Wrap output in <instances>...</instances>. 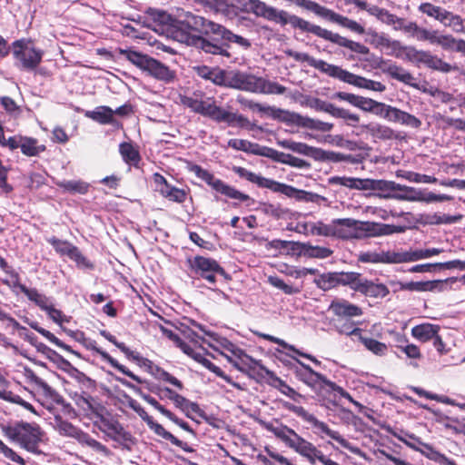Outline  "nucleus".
<instances>
[{"label":"nucleus","instance_id":"6ab92c4d","mask_svg":"<svg viewBox=\"0 0 465 465\" xmlns=\"http://www.w3.org/2000/svg\"><path fill=\"white\" fill-rule=\"evenodd\" d=\"M332 78L339 79L341 82L351 84L355 87L382 93L386 86L378 81L365 78L361 75L354 74L341 67L336 65L332 74Z\"/></svg>","mask_w":465,"mask_h":465},{"label":"nucleus","instance_id":"e2e57ef3","mask_svg":"<svg viewBox=\"0 0 465 465\" xmlns=\"http://www.w3.org/2000/svg\"><path fill=\"white\" fill-rule=\"evenodd\" d=\"M217 193H221L225 197H228L232 200H237L240 202H247L249 200V196L234 187L225 183L224 182H221V184L218 186L215 191Z\"/></svg>","mask_w":465,"mask_h":465},{"label":"nucleus","instance_id":"aec40b11","mask_svg":"<svg viewBox=\"0 0 465 465\" xmlns=\"http://www.w3.org/2000/svg\"><path fill=\"white\" fill-rule=\"evenodd\" d=\"M359 231H371L369 223H361L352 219L333 220V236L341 239L359 238Z\"/></svg>","mask_w":465,"mask_h":465},{"label":"nucleus","instance_id":"a211bd4d","mask_svg":"<svg viewBox=\"0 0 465 465\" xmlns=\"http://www.w3.org/2000/svg\"><path fill=\"white\" fill-rule=\"evenodd\" d=\"M402 30L411 35L418 41H426L432 45L444 49L449 34H442L437 29H428L418 25L415 22H409L402 25Z\"/></svg>","mask_w":465,"mask_h":465},{"label":"nucleus","instance_id":"5fc2aeb1","mask_svg":"<svg viewBox=\"0 0 465 465\" xmlns=\"http://www.w3.org/2000/svg\"><path fill=\"white\" fill-rule=\"evenodd\" d=\"M104 411V407L102 405V409L99 412H85L87 415H95L100 420V425L99 430L104 432L108 438L110 435L113 434V432L115 430V429L118 428V425L120 422L117 420L114 419H109L103 415V412Z\"/></svg>","mask_w":465,"mask_h":465},{"label":"nucleus","instance_id":"c85d7f7f","mask_svg":"<svg viewBox=\"0 0 465 465\" xmlns=\"http://www.w3.org/2000/svg\"><path fill=\"white\" fill-rule=\"evenodd\" d=\"M359 293L370 298L382 299L389 295L390 290L387 285L380 282L379 280L371 281L365 278Z\"/></svg>","mask_w":465,"mask_h":465},{"label":"nucleus","instance_id":"2eb2a0df","mask_svg":"<svg viewBox=\"0 0 465 465\" xmlns=\"http://www.w3.org/2000/svg\"><path fill=\"white\" fill-rule=\"evenodd\" d=\"M189 262L190 268L210 283H215L216 274L223 276L226 280H231V276L214 259L197 255L193 260H189Z\"/></svg>","mask_w":465,"mask_h":465},{"label":"nucleus","instance_id":"603ef678","mask_svg":"<svg viewBox=\"0 0 465 465\" xmlns=\"http://www.w3.org/2000/svg\"><path fill=\"white\" fill-rule=\"evenodd\" d=\"M371 224V231H365L368 235H389L392 233L403 232L407 229L405 225H393V224H379L375 223H369Z\"/></svg>","mask_w":465,"mask_h":465},{"label":"nucleus","instance_id":"13d9d810","mask_svg":"<svg viewBox=\"0 0 465 465\" xmlns=\"http://www.w3.org/2000/svg\"><path fill=\"white\" fill-rule=\"evenodd\" d=\"M23 292L31 302H35L41 310L45 311L50 305L49 298L40 293L35 288L22 286Z\"/></svg>","mask_w":465,"mask_h":465},{"label":"nucleus","instance_id":"09e8293b","mask_svg":"<svg viewBox=\"0 0 465 465\" xmlns=\"http://www.w3.org/2000/svg\"><path fill=\"white\" fill-rule=\"evenodd\" d=\"M314 282L319 289L324 292L331 290L341 285L340 272L322 273L314 280Z\"/></svg>","mask_w":465,"mask_h":465},{"label":"nucleus","instance_id":"79ce46f5","mask_svg":"<svg viewBox=\"0 0 465 465\" xmlns=\"http://www.w3.org/2000/svg\"><path fill=\"white\" fill-rule=\"evenodd\" d=\"M462 218L463 214L459 213L453 214L436 213L421 216L423 223L426 224H451L460 222Z\"/></svg>","mask_w":465,"mask_h":465},{"label":"nucleus","instance_id":"ddd939ff","mask_svg":"<svg viewBox=\"0 0 465 465\" xmlns=\"http://www.w3.org/2000/svg\"><path fill=\"white\" fill-rule=\"evenodd\" d=\"M302 5L307 10H310L312 13H314L316 15L330 22L338 24L339 25L347 28L351 32H354L359 35H363L365 33L364 27L358 22L351 20L346 16H343L338 13H335L331 9L321 5L320 4L314 1L303 0Z\"/></svg>","mask_w":465,"mask_h":465},{"label":"nucleus","instance_id":"a18cd8bd","mask_svg":"<svg viewBox=\"0 0 465 465\" xmlns=\"http://www.w3.org/2000/svg\"><path fill=\"white\" fill-rule=\"evenodd\" d=\"M363 127L373 138L376 139L391 140L397 138L395 132L391 127L381 124L371 123Z\"/></svg>","mask_w":465,"mask_h":465},{"label":"nucleus","instance_id":"0eeeda50","mask_svg":"<svg viewBox=\"0 0 465 465\" xmlns=\"http://www.w3.org/2000/svg\"><path fill=\"white\" fill-rule=\"evenodd\" d=\"M293 359L300 365V367L294 369V374L299 381L312 389H315L317 386H320L322 389H329L330 391L338 393L341 397L348 400L355 406L359 408L362 407V405L359 401H355L342 387L331 381L322 373L313 371L310 365L305 364L296 358Z\"/></svg>","mask_w":465,"mask_h":465},{"label":"nucleus","instance_id":"f3484780","mask_svg":"<svg viewBox=\"0 0 465 465\" xmlns=\"http://www.w3.org/2000/svg\"><path fill=\"white\" fill-rule=\"evenodd\" d=\"M147 26L159 34L176 35V17L167 12L150 8L147 12Z\"/></svg>","mask_w":465,"mask_h":465},{"label":"nucleus","instance_id":"0e129e2a","mask_svg":"<svg viewBox=\"0 0 465 465\" xmlns=\"http://www.w3.org/2000/svg\"><path fill=\"white\" fill-rule=\"evenodd\" d=\"M422 446L428 452H422L429 460H433L440 465H457L455 460L448 458L445 454L436 450L428 443H422Z\"/></svg>","mask_w":465,"mask_h":465},{"label":"nucleus","instance_id":"8fccbe9b","mask_svg":"<svg viewBox=\"0 0 465 465\" xmlns=\"http://www.w3.org/2000/svg\"><path fill=\"white\" fill-rule=\"evenodd\" d=\"M314 159L318 160V161H330V162H333V163H339V162L356 163L353 156L351 154H344L341 153L325 151L321 148H317Z\"/></svg>","mask_w":465,"mask_h":465},{"label":"nucleus","instance_id":"864d4df0","mask_svg":"<svg viewBox=\"0 0 465 465\" xmlns=\"http://www.w3.org/2000/svg\"><path fill=\"white\" fill-rule=\"evenodd\" d=\"M428 68L436 70L441 73H450L451 71H455L457 67L455 65H451L450 64L443 61L441 58L438 57L435 54H432L430 51L426 56L425 64Z\"/></svg>","mask_w":465,"mask_h":465},{"label":"nucleus","instance_id":"c03bdc74","mask_svg":"<svg viewBox=\"0 0 465 465\" xmlns=\"http://www.w3.org/2000/svg\"><path fill=\"white\" fill-rule=\"evenodd\" d=\"M189 171L193 173L197 178L204 182L213 191H216L221 184L222 180L215 177L213 173L206 169H203L198 164H193L189 167Z\"/></svg>","mask_w":465,"mask_h":465},{"label":"nucleus","instance_id":"423d86ee","mask_svg":"<svg viewBox=\"0 0 465 465\" xmlns=\"http://www.w3.org/2000/svg\"><path fill=\"white\" fill-rule=\"evenodd\" d=\"M220 30V25L191 12L182 10L176 15L175 39L179 42H182L183 35L192 36L209 34L216 35Z\"/></svg>","mask_w":465,"mask_h":465},{"label":"nucleus","instance_id":"bf43d9fd","mask_svg":"<svg viewBox=\"0 0 465 465\" xmlns=\"http://www.w3.org/2000/svg\"><path fill=\"white\" fill-rule=\"evenodd\" d=\"M57 185L64 192L71 193L85 194L89 190V183L81 180L61 181Z\"/></svg>","mask_w":465,"mask_h":465},{"label":"nucleus","instance_id":"37998d69","mask_svg":"<svg viewBox=\"0 0 465 465\" xmlns=\"http://www.w3.org/2000/svg\"><path fill=\"white\" fill-rule=\"evenodd\" d=\"M365 278L358 272H340L341 285L348 286L355 292H360Z\"/></svg>","mask_w":465,"mask_h":465},{"label":"nucleus","instance_id":"1a4fd4ad","mask_svg":"<svg viewBox=\"0 0 465 465\" xmlns=\"http://www.w3.org/2000/svg\"><path fill=\"white\" fill-rule=\"evenodd\" d=\"M72 378L77 382L80 390L72 395L75 405L84 412H99L102 404L91 395L96 391V381L77 369L74 370Z\"/></svg>","mask_w":465,"mask_h":465},{"label":"nucleus","instance_id":"58836bf2","mask_svg":"<svg viewBox=\"0 0 465 465\" xmlns=\"http://www.w3.org/2000/svg\"><path fill=\"white\" fill-rule=\"evenodd\" d=\"M418 10L420 13L426 15L427 16L437 20L441 25H444V23L446 22V18L450 12L447 9H445L444 7L440 6V5H435L430 2L421 3L419 5Z\"/></svg>","mask_w":465,"mask_h":465},{"label":"nucleus","instance_id":"ea45409f","mask_svg":"<svg viewBox=\"0 0 465 465\" xmlns=\"http://www.w3.org/2000/svg\"><path fill=\"white\" fill-rule=\"evenodd\" d=\"M93 350H94L95 352L98 353L104 361L109 363L114 369L118 370L124 375L130 377L132 380L135 381L137 383L143 382V380H142L139 376L135 375L133 371H131L124 365L119 363L114 358H113L105 351L102 350L101 348H97V347H93Z\"/></svg>","mask_w":465,"mask_h":465},{"label":"nucleus","instance_id":"6e6552de","mask_svg":"<svg viewBox=\"0 0 465 465\" xmlns=\"http://www.w3.org/2000/svg\"><path fill=\"white\" fill-rule=\"evenodd\" d=\"M120 54L139 69L159 81L170 83L175 78V73L173 70L147 54L134 50H121Z\"/></svg>","mask_w":465,"mask_h":465},{"label":"nucleus","instance_id":"7c9ffc66","mask_svg":"<svg viewBox=\"0 0 465 465\" xmlns=\"http://www.w3.org/2000/svg\"><path fill=\"white\" fill-rule=\"evenodd\" d=\"M358 261L363 263H396L395 252H361Z\"/></svg>","mask_w":465,"mask_h":465},{"label":"nucleus","instance_id":"4d7b16f0","mask_svg":"<svg viewBox=\"0 0 465 465\" xmlns=\"http://www.w3.org/2000/svg\"><path fill=\"white\" fill-rule=\"evenodd\" d=\"M385 72L393 79H396L406 84L412 85L414 77L413 75L404 68L398 66L395 64H390Z\"/></svg>","mask_w":465,"mask_h":465},{"label":"nucleus","instance_id":"72a5a7b5","mask_svg":"<svg viewBox=\"0 0 465 465\" xmlns=\"http://www.w3.org/2000/svg\"><path fill=\"white\" fill-rule=\"evenodd\" d=\"M237 102L240 104L243 105L244 107H247L252 111H258L261 113L270 114L273 118H280L282 115L285 116V113L287 112V111L280 109V108H275L273 106H269V105H263V104L256 103L252 100H248L242 95H239L237 97Z\"/></svg>","mask_w":465,"mask_h":465},{"label":"nucleus","instance_id":"e433bc0d","mask_svg":"<svg viewBox=\"0 0 465 465\" xmlns=\"http://www.w3.org/2000/svg\"><path fill=\"white\" fill-rule=\"evenodd\" d=\"M297 250L305 257L325 259L332 255L333 251L327 247L313 246L310 243H297Z\"/></svg>","mask_w":465,"mask_h":465},{"label":"nucleus","instance_id":"a878e982","mask_svg":"<svg viewBox=\"0 0 465 465\" xmlns=\"http://www.w3.org/2000/svg\"><path fill=\"white\" fill-rule=\"evenodd\" d=\"M315 108L317 110L328 113L335 118L346 120L350 122L349 124L352 126H355L360 121V116L358 114L351 113L349 110L344 108L337 107L331 103H327L320 99L315 100Z\"/></svg>","mask_w":465,"mask_h":465},{"label":"nucleus","instance_id":"de8ad7c7","mask_svg":"<svg viewBox=\"0 0 465 465\" xmlns=\"http://www.w3.org/2000/svg\"><path fill=\"white\" fill-rule=\"evenodd\" d=\"M228 146L238 151L251 153L256 155H265L263 152L266 149L265 147H261L259 144L253 143L248 140L230 139L228 141Z\"/></svg>","mask_w":465,"mask_h":465},{"label":"nucleus","instance_id":"9b49d317","mask_svg":"<svg viewBox=\"0 0 465 465\" xmlns=\"http://www.w3.org/2000/svg\"><path fill=\"white\" fill-rule=\"evenodd\" d=\"M181 102L193 112L221 123L224 109L216 104L213 96H208L202 91H196L190 95L182 96Z\"/></svg>","mask_w":465,"mask_h":465},{"label":"nucleus","instance_id":"f8f14e48","mask_svg":"<svg viewBox=\"0 0 465 465\" xmlns=\"http://www.w3.org/2000/svg\"><path fill=\"white\" fill-rule=\"evenodd\" d=\"M283 406L302 419L304 421L312 424L314 429L336 440L343 448L349 450L352 453H358L360 451L357 447H352L351 443L340 434L339 431L331 430L325 422L319 420L313 414L308 412L302 406H296L291 403H285Z\"/></svg>","mask_w":465,"mask_h":465},{"label":"nucleus","instance_id":"680f3d73","mask_svg":"<svg viewBox=\"0 0 465 465\" xmlns=\"http://www.w3.org/2000/svg\"><path fill=\"white\" fill-rule=\"evenodd\" d=\"M359 341L368 351L378 356L384 355L388 350L385 343L381 342L373 338L365 337L362 335V333L360 335Z\"/></svg>","mask_w":465,"mask_h":465},{"label":"nucleus","instance_id":"a19ab883","mask_svg":"<svg viewBox=\"0 0 465 465\" xmlns=\"http://www.w3.org/2000/svg\"><path fill=\"white\" fill-rule=\"evenodd\" d=\"M278 144L284 148L288 149L290 151H292L294 153L315 158L316 154V147L310 146L304 143L295 142L290 139H284L278 142Z\"/></svg>","mask_w":465,"mask_h":465},{"label":"nucleus","instance_id":"9d476101","mask_svg":"<svg viewBox=\"0 0 465 465\" xmlns=\"http://www.w3.org/2000/svg\"><path fill=\"white\" fill-rule=\"evenodd\" d=\"M15 64L20 70L34 71L41 64L44 51L35 46L29 39L15 40L12 44Z\"/></svg>","mask_w":465,"mask_h":465},{"label":"nucleus","instance_id":"20e7f679","mask_svg":"<svg viewBox=\"0 0 465 465\" xmlns=\"http://www.w3.org/2000/svg\"><path fill=\"white\" fill-rule=\"evenodd\" d=\"M232 172L236 173L240 178L254 183L261 188H267L274 193H279L296 201L314 202V197H317V195H314L311 193L298 190L285 183H281L274 180L265 178L260 174L247 170L244 167L233 166Z\"/></svg>","mask_w":465,"mask_h":465},{"label":"nucleus","instance_id":"39448f33","mask_svg":"<svg viewBox=\"0 0 465 465\" xmlns=\"http://www.w3.org/2000/svg\"><path fill=\"white\" fill-rule=\"evenodd\" d=\"M230 87L253 94H283L286 87L277 82L270 81L252 74L232 71Z\"/></svg>","mask_w":465,"mask_h":465},{"label":"nucleus","instance_id":"c9c22d12","mask_svg":"<svg viewBox=\"0 0 465 465\" xmlns=\"http://www.w3.org/2000/svg\"><path fill=\"white\" fill-rule=\"evenodd\" d=\"M77 441L84 447H89L94 452L99 453L104 457H109L112 455L111 450L103 443L96 440L87 432H80L76 435Z\"/></svg>","mask_w":465,"mask_h":465},{"label":"nucleus","instance_id":"49530a36","mask_svg":"<svg viewBox=\"0 0 465 465\" xmlns=\"http://www.w3.org/2000/svg\"><path fill=\"white\" fill-rule=\"evenodd\" d=\"M109 439L119 443L123 449L131 450L132 447L135 444V438L131 432L127 431L120 423L118 428L110 435Z\"/></svg>","mask_w":465,"mask_h":465},{"label":"nucleus","instance_id":"5701e85b","mask_svg":"<svg viewBox=\"0 0 465 465\" xmlns=\"http://www.w3.org/2000/svg\"><path fill=\"white\" fill-rule=\"evenodd\" d=\"M195 2L226 16H235L242 12L245 0H194Z\"/></svg>","mask_w":465,"mask_h":465},{"label":"nucleus","instance_id":"6e6d98bb","mask_svg":"<svg viewBox=\"0 0 465 465\" xmlns=\"http://www.w3.org/2000/svg\"><path fill=\"white\" fill-rule=\"evenodd\" d=\"M227 123L229 125L237 124L242 128H247L252 130L255 127L254 124H252L246 117L236 113H231L224 109V112L221 118V123Z\"/></svg>","mask_w":465,"mask_h":465},{"label":"nucleus","instance_id":"052dcab7","mask_svg":"<svg viewBox=\"0 0 465 465\" xmlns=\"http://www.w3.org/2000/svg\"><path fill=\"white\" fill-rule=\"evenodd\" d=\"M22 153L27 156H35L45 150V146L39 144L35 138L23 136L21 147Z\"/></svg>","mask_w":465,"mask_h":465},{"label":"nucleus","instance_id":"f257e3e1","mask_svg":"<svg viewBox=\"0 0 465 465\" xmlns=\"http://www.w3.org/2000/svg\"><path fill=\"white\" fill-rule=\"evenodd\" d=\"M352 189L371 191L381 199L414 201L420 199L417 193L410 187L401 186L394 182L375 179L354 178Z\"/></svg>","mask_w":465,"mask_h":465},{"label":"nucleus","instance_id":"7ed1b4c3","mask_svg":"<svg viewBox=\"0 0 465 465\" xmlns=\"http://www.w3.org/2000/svg\"><path fill=\"white\" fill-rule=\"evenodd\" d=\"M242 12L252 13L256 16L265 18L282 25H290L292 28L307 33L310 22L297 15H289L283 10H278L267 5L260 0H245Z\"/></svg>","mask_w":465,"mask_h":465},{"label":"nucleus","instance_id":"bb28decb","mask_svg":"<svg viewBox=\"0 0 465 465\" xmlns=\"http://www.w3.org/2000/svg\"><path fill=\"white\" fill-rule=\"evenodd\" d=\"M237 355L235 356H226L228 361L238 371L241 372L249 374L251 371H253L256 366H259L261 369L263 367L259 364V362L253 360L251 356H249L243 350H236Z\"/></svg>","mask_w":465,"mask_h":465},{"label":"nucleus","instance_id":"f704fd0d","mask_svg":"<svg viewBox=\"0 0 465 465\" xmlns=\"http://www.w3.org/2000/svg\"><path fill=\"white\" fill-rule=\"evenodd\" d=\"M182 43H185L188 45H193L197 48H200L203 50L205 53L209 54H223V48L213 45L210 42L206 41L204 38H203L201 35H183L182 36Z\"/></svg>","mask_w":465,"mask_h":465},{"label":"nucleus","instance_id":"4c0bfd02","mask_svg":"<svg viewBox=\"0 0 465 465\" xmlns=\"http://www.w3.org/2000/svg\"><path fill=\"white\" fill-rule=\"evenodd\" d=\"M117 381H119L122 385L133 390L134 392L139 394L148 404H150L152 407H153L155 410H157L163 416H167L171 411L167 410L164 406L160 404L153 397H152L149 394H144L142 392V390L135 386L134 384L131 383L130 381H126L123 378H115Z\"/></svg>","mask_w":465,"mask_h":465},{"label":"nucleus","instance_id":"473e14b6","mask_svg":"<svg viewBox=\"0 0 465 465\" xmlns=\"http://www.w3.org/2000/svg\"><path fill=\"white\" fill-rule=\"evenodd\" d=\"M84 115L100 124H115L114 110L106 105L95 107L92 111L85 112Z\"/></svg>","mask_w":465,"mask_h":465},{"label":"nucleus","instance_id":"412c9836","mask_svg":"<svg viewBox=\"0 0 465 465\" xmlns=\"http://www.w3.org/2000/svg\"><path fill=\"white\" fill-rule=\"evenodd\" d=\"M23 373L25 381L37 391H41L45 398L51 400L56 404H63L64 402L63 396L57 391L49 386L47 382L39 377L32 369L25 367Z\"/></svg>","mask_w":465,"mask_h":465},{"label":"nucleus","instance_id":"cd10ccee","mask_svg":"<svg viewBox=\"0 0 465 465\" xmlns=\"http://www.w3.org/2000/svg\"><path fill=\"white\" fill-rule=\"evenodd\" d=\"M266 373V375L270 379V385L273 388L277 389L281 393L286 395L293 401L299 402L300 399H302L303 396L297 392L293 388L289 386L283 380L278 377L273 371L266 369L265 367H262Z\"/></svg>","mask_w":465,"mask_h":465},{"label":"nucleus","instance_id":"b1692460","mask_svg":"<svg viewBox=\"0 0 465 465\" xmlns=\"http://www.w3.org/2000/svg\"><path fill=\"white\" fill-rule=\"evenodd\" d=\"M282 119L286 122L294 124L298 126L316 130L320 132H330L333 128V124L322 122L317 119H312L308 116H303L296 113L287 111Z\"/></svg>","mask_w":465,"mask_h":465},{"label":"nucleus","instance_id":"2f4dec72","mask_svg":"<svg viewBox=\"0 0 465 465\" xmlns=\"http://www.w3.org/2000/svg\"><path fill=\"white\" fill-rule=\"evenodd\" d=\"M440 330V327L437 324L424 322L412 327L411 335L421 342H427L433 341Z\"/></svg>","mask_w":465,"mask_h":465},{"label":"nucleus","instance_id":"69168bd1","mask_svg":"<svg viewBox=\"0 0 465 465\" xmlns=\"http://www.w3.org/2000/svg\"><path fill=\"white\" fill-rule=\"evenodd\" d=\"M173 402L174 403L175 407L182 410L189 418L190 411L194 413H200L202 411L198 403L190 401L188 399L180 394L174 396Z\"/></svg>","mask_w":465,"mask_h":465},{"label":"nucleus","instance_id":"338daca9","mask_svg":"<svg viewBox=\"0 0 465 465\" xmlns=\"http://www.w3.org/2000/svg\"><path fill=\"white\" fill-rule=\"evenodd\" d=\"M119 152L127 163H137L140 161L138 151L130 143H122L119 146Z\"/></svg>","mask_w":465,"mask_h":465},{"label":"nucleus","instance_id":"4be33fe9","mask_svg":"<svg viewBox=\"0 0 465 465\" xmlns=\"http://www.w3.org/2000/svg\"><path fill=\"white\" fill-rule=\"evenodd\" d=\"M330 312L338 320L351 321L355 317H361L363 314V310L357 304H354L343 298L333 299L329 307Z\"/></svg>","mask_w":465,"mask_h":465},{"label":"nucleus","instance_id":"4468645a","mask_svg":"<svg viewBox=\"0 0 465 465\" xmlns=\"http://www.w3.org/2000/svg\"><path fill=\"white\" fill-rule=\"evenodd\" d=\"M129 406L139 415V417L143 421L147 423L149 428L153 430L156 435L170 441L172 444L181 448L183 450L186 452L192 453L194 451V449L191 447L187 442L179 440L171 432L167 431L161 424L155 422L153 417H151L147 413V411L141 406V404L137 402L135 400H131L129 401Z\"/></svg>","mask_w":465,"mask_h":465},{"label":"nucleus","instance_id":"c756f323","mask_svg":"<svg viewBox=\"0 0 465 465\" xmlns=\"http://www.w3.org/2000/svg\"><path fill=\"white\" fill-rule=\"evenodd\" d=\"M194 361L202 364L203 367H205L210 371L213 372L216 376L222 378L227 383L231 384L234 388L238 390H243V388L237 382L233 381L232 378L224 373V371H222V369L215 364H213L210 360L205 358L201 352H196L193 351V355H191Z\"/></svg>","mask_w":465,"mask_h":465},{"label":"nucleus","instance_id":"dca6fc26","mask_svg":"<svg viewBox=\"0 0 465 465\" xmlns=\"http://www.w3.org/2000/svg\"><path fill=\"white\" fill-rule=\"evenodd\" d=\"M307 33L312 34L320 38L331 42L339 46L345 47L360 54H368L370 52V49L366 45L359 42L347 39L337 33H333L312 23L310 24Z\"/></svg>","mask_w":465,"mask_h":465},{"label":"nucleus","instance_id":"393cba45","mask_svg":"<svg viewBox=\"0 0 465 465\" xmlns=\"http://www.w3.org/2000/svg\"><path fill=\"white\" fill-rule=\"evenodd\" d=\"M287 56L292 57L295 61L300 63H307L310 66L319 70L320 72L332 77L336 65L329 64L323 60L316 59L307 53L296 52L292 49L283 51Z\"/></svg>","mask_w":465,"mask_h":465},{"label":"nucleus","instance_id":"f03ea898","mask_svg":"<svg viewBox=\"0 0 465 465\" xmlns=\"http://www.w3.org/2000/svg\"><path fill=\"white\" fill-rule=\"evenodd\" d=\"M2 431L6 438L22 449L37 455L42 453L40 444L45 431L37 423L15 422L13 425L3 426Z\"/></svg>","mask_w":465,"mask_h":465},{"label":"nucleus","instance_id":"3c124183","mask_svg":"<svg viewBox=\"0 0 465 465\" xmlns=\"http://www.w3.org/2000/svg\"><path fill=\"white\" fill-rule=\"evenodd\" d=\"M29 326L32 329H34L35 331H36L38 333L43 335L45 338H46L53 344L56 345L57 347H59L66 351H69V352L80 357V353L74 351L69 345L63 342L61 340H59L57 337H55L54 334L52 333L51 331L40 327L37 322H32L29 323Z\"/></svg>","mask_w":465,"mask_h":465},{"label":"nucleus","instance_id":"774afa93","mask_svg":"<svg viewBox=\"0 0 465 465\" xmlns=\"http://www.w3.org/2000/svg\"><path fill=\"white\" fill-rule=\"evenodd\" d=\"M443 25L451 28L455 33L465 34V18H462L460 15L450 11L449 12L446 22Z\"/></svg>","mask_w":465,"mask_h":465}]
</instances>
